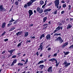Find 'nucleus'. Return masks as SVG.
Segmentation results:
<instances>
[{
	"label": "nucleus",
	"instance_id": "de8ad7c7",
	"mask_svg": "<svg viewBox=\"0 0 73 73\" xmlns=\"http://www.w3.org/2000/svg\"><path fill=\"white\" fill-rule=\"evenodd\" d=\"M61 6H59L58 8V10H60V9H61Z\"/></svg>",
	"mask_w": 73,
	"mask_h": 73
},
{
	"label": "nucleus",
	"instance_id": "ea45409f",
	"mask_svg": "<svg viewBox=\"0 0 73 73\" xmlns=\"http://www.w3.org/2000/svg\"><path fill=\"white\" fill-rule=\"evenodd\" d=\"M47 49L48 51H49V50H51V48L50 47L49 48H48Z\"/></svg>",
	"mask_w": 73,
	"mask_h": 73
},
{
	"label": "nucleus",
	"instance_id": "8fccbe9b",
	"mask_svg": "<svg viewBox=\"0 0 73 73\" xmlns=\"http://www.w3.org/2000/svg\"><path fill=\"white\" fill-rule=\"evenodd\" d=\"M27 42H31V40H27Z\"/></svg>",
	"mask_w": 73,
	"mask_h": 73
},
{
	"label": "nucleus",
	"instance_id": "e433bc0d",
	"mask_svg": "<svg viewBox=\"0 0 73 73\" xmlns=\"http://www.w3.org/2000/svg\"><path fill=\"white\" fill-rule=\"evenodd\" d=\"M28 59H27L25 63V64H27V62H28Z\"/></svg>",
	"mask_w": 73,
	"mask_h": 73
},
{
	"label": "nucleus",
	"instance_id": "4be33fe9",
	"mask_svg": "<svg viewBox=\"0 0 73 73\" xmlns=\"http://www.w3.org/2000/svg\"><path fill=\"white\" fill-rule=\"evenodd\" d=\"M54 36H61V33L58 34L57 33H55L54 34Z\"/></svg>",
	"mask_w": 73,
	"mask_h": 73
},
{
	"label": "nucleus",
	"instance_id": "5fc2aeb1",
	"mask_svg": "<svg viewBox=\"0 0 73 73\" xmlns=\"http://www.w3.org/2000/svg\"><path fill=\"white\" fill-rule=\"evenodd\" d=\"M61 3H65V2L63 0L62 1H61Z\"/></svg>",
	"mask_w": 73,
	"mask_h": 73
},
{
	"label": "nucleus",
	"instance_id": "774afa93",
	"mask_svg": "<svg viewBox=\"0 0 73 73\" xmlns=\"http://www.w3.org/2000/svg\"><path fill=\"white\" fill-rule=\"evenodd\" d=\"M50 56H51V55H49L48 56V57H50Z\"/></svg>",
	"mask_w": 73,
	"mask_h": 73
},
{
	"label": "nucleus",
	"instance_id": "2f4dec72",
	"mask_svg": "<svg viewBox=\"0 0 73 73\" xmlns=\"http://www.w3.org/2000/svg\"><path fill=\"white\" fill-rule=\"evenodd\" d=\"M5 33H6V32L5 31H4L3 33L2 34V36H3V35H5Z\"/></svg>",
	"mask_w": 73,
	"mask_h": 73
},
{
	"label": "nucleus",
	"instance_id": "7c9ffc66",
	"mask_svg": "<svg viewBox=\"0 0 73 73\" xmlns=\"http://www.w3.org/2000/svg\"><path fill=\"white\" fill-rule=\"evenodd\" d=\"M12 23L8 24V27H9L10 26H11V25H12Z\"/></svg>",
	"mask_w": 73,
	"mask_h": 73
},
{
	"label": "nucleus",
	"instance_id": "c9c22d12",
	"mask_svg": "<svg viewBox=\"0 0 73 73\" xmlns=\"http://www.w3.org/2000/svg\"><path fill=\"white\" fill-rule=\"evenodd\" d=\"M45 5H46V3H45L44 5L42 6V8H44V7H45Z\"/></svg>",
	"mask_w": 73,
	"mask_h": 73
},
{
	"label": "nucleus",
	"instance_id": "a211bd4d",
	"mask_svg": "<svg viewBox=\"0 0 73 73\" xmlns=\"http://www.w3.org/2000/svg\"><path fill=\"white\" fill-rule=\"evenodd\" d=\"M63 53L64 54L65 56H66V55H67L69 53V52H65L64 51L63 52Z\"/></svg>",
	"mask_w": 73,
	"mask_h": 73
},
{
	"label": "nucleus",
	"instance_id": "58836bf2",
	"mask_svg": "<svg viewBox=\"0 0 73 73\" xmlns=\"http://www.w3.org/2000/svg\"><path fill=\"white\" fill-rule=\"evenodd\" d=\"M57 11H54V12L53 13L54 14H55V15H56L57 14Z\"/></svg>",
	"mask_w": 73,
	"mask_h": 73
},
{
	"label": "nucleus",
	"instance_id": "0eeeda50",
	"mask_svg": "<svg viewBox=\"0 0 73 73\" xmlns=\"http://www.w3.org/2000/svg\"><path fill=\"white\" fill-rule=\"evenodd\" d=\"M60 29V26H58L56 28V29L53 31L54 33H56L57 31H58Z\"/></svg>",
	"mask_w": 73,
	"mask_h": 73
},
{
	"label": "nucleus",
	"instance_id": "3c124183",
	"mask_svg": "<svg viewBox=\"0 0 73 73\" xmlns=\"http://www.w3.org/2000/svg\"><path fill=\"white\" fill-rule=\"evenodd\" d=\"M64 12H65V11H62L61 12V14H63V13Z\"/></svg>",
	"mask_w": 73,
	"mask_h": 73
},
{
	"label": "nucleus",
	"instance_id": "6e6d98bb",
	"mask_svg": "<svg viewBox=\"0 0 73 73\" xmlns=\"http://www.w3.org/2000/svg\"><path fill=\"white\" fill-rule=\"evenodd\" d=\"M17 23V21H15L14 22L13 24H16V23Z\"/></svg>",
	"mask_w": 73,
	"mask_h": 73
},
{
	"label": "nucleus",
	"instance_id": "f704fd0d",
	"mask_svg": "<svg viewBox=\"0 0 73 73\" xmlns=\"http://www.w3.org/2000/svg\"><path fill=\"white\" fill-rule=\"evenodd\" d=\"M47 9V12H49V11H51V10H52V9Z\"/></svg>",
	"mask_w": 73,
	"mask_h": 73
},
{
	"label": "nucleus",
	"instance_id": "72a5a7b5",
	"mask_svg": "<svg viewBox=\"0 0 73 73\" xmlns=\"http://www.w3.org/2000/svg\"><path fill=\"white\" fill-rule=\"evenodd\" d=\"M16 55H14L12 56V58H16Z\"/></svg>",
	"mask_w": 73,
	"mask_h": 73
},
{
	"label": "nucleus",
	"instance_id": "5701e85b",
	"mask_svg": "<svg viewBox=\"0 0 73 73\" xmlns=\"http://www.w3.org/2000/svg\"><path fill=\"white\" fill-rule=\"evenodd\" d=\"M5 27V23H4L2 25V28H4Z\"/></svg>",
	"mask_w": 73,
	"mask_h": 73
},
{
	"label": "nucleus",
	"instance_id": "79ce46f5",
	"mask_svg": "<svg viewBox=\"0 0 73 73\" xmlns=\"http://www.w3.org/2000/svg\"><path fill=\"white\" fill-rule=\"evenodd\" d=\"M8 39H7V38L4 40V41H5V42H6V41H8Z\"/></svg>",
	"mask_w": 73,
	"mask_h": 73
},
{
	"label": "nucleus",
	"instance_id": "4d7b16f0",
	"mask_svg": "<svg viewBox=\"0 0 73 73\" xmlns=\"http://www.w3.org/2000/svg\"><path fill=\"white\" fill-rule=\"evenodd\" d=\"M46 25H48V24H45L44 25V27H45V26H46Z\"/></svg>",
	"mask_w": 73,
	"mask_h": 73
},
{
	"label": "nucleus",
	"instance_id": "0e129e2a",
	"mask_svg": "<svg viewBox=\"0 0 73 73\" xmlns=\"http://www.w3.org/2000/svg\"><path fill=\"white\" fill-rule=\"evenodd\" d=\"M68 8H71V5H69Z\"/></svg>",
	"mask_w": 73,
	"mask_h": 73
},
{
	"label": "nucleus",
	"instance_id": "473e14b6",
	"mask_svg": "<svg viewBox=\"0 0 73 73\" xmlns=\"http://www.w3.org/2000/svg\"><path fill=\"white\" fill-rule=\"evenodd\" d=\"M36 0H31L30 1L33 3L34 2H35Z\"/></svg>",
	"mask_w": 73,
	"mask_h": 73
},
{
	"label": "nucleus",
	"instance_id": "4468645a",
	"mask_svg": "<svg viewBox=\"0 0 73 73\" xmlns=\"http://www.w3.org/2000/svg\"><path fill=\"white\" fill-rule=\"evenodd\" d=\"M14 51H15V50L13 49V50H9L8 51V52H9V53H10V54H12L13 52H14Z\"/></svg>",
	"mask_w": 73,
	"mask_h": 73
},
{
	"label": "nucleus",
	"instance_id": "4c0bfd02",
	"mask_svg": "<svg viewBox=\"0 0 73 73\" xmlns=\"http://www.w3.org/2000/svg\"><path fill=\"white\" fill-rule=\"evenodd\" d=\"M24 8H27V4H25V5L24 6Z\"/></svg>",
	"mask_w": 73,
	"mask_h": 73
},
{
	"label": "nucleus",
	"instance_id": "052dcab7",
	"mask_svg": "<svg viewBox=\"0 0 73 73\" xmlns=\"http://www.w3.org/2000/svg\"><path fill=\"white\" fill-rule=\"evenodd\" d=\"M54 56H57V54H54Z\"/></svg>",
	"mask_w": 73,
	"mask_h": 73
},
{
	"label": "nucleus",
	"instance_id": "6ab92c4d",
	"mask_svg": "<svg viewBox=\"0 0 73 73\" xmlns=\"http://www.w3.org/2000/svg\"><path fill=\"white\" fill-rule=\"evenodd\" d=\"M25 37H27V36H28V32H26L24 33Z\"/></svg>",
	"mask_w": 73,
	"mask_h": 73
},
{
	"label": "nucleus",
	"instance_id": "393cba45",
	"mask_svg": "<svg viewBox=\"0 0 73 73\" xmlns=\"http://www.w3.org/2000/svg\"><path fill=\"white\" fill-rule=\"evenodd\" d=\"M40 4L42 5V4H44V1L42 0H41L40 1Z\"/></svg>",
	"mask_w": 73,
	"mask_h": 73
},
{
	"label": "nucleus",
	"instance_id": "20e7f679",
	"mask_svg": "<svg viewBox=\"0 0 73 73\" xmlns=\"http://www.w3.org/2000/svg\"><path fill=\"white\" fill-rule=\"evenodd\" d=\"M57 41H59V42H60V43H62V42H63V40H62V38H61V37L60 36H59L58 38H57L56 39Z\"/></svg>",
	"mask_w": 73,
	"mask_h": 73
},
{
	"label": "nucleus",
	"instance_id": "9d476101",
	"mask_svg": "<svg viewBox=\"0 0 73 73\" xmlns=\"http://www.w3.org/2000/svg\"><path fill=\"white\" fill-rule=\"evenodd\" d=\"M21 0H18L17 1H16L15 2V4L16 5H19V2H21Z\"/></svg>",
	"mask_w": 73,
	"mask_h": 73
},
{
	"label": "nucleus",
	"instance_id": "aec40b11",
	"mask_svg": "<svg viewBox=\"0 0 73 73\" xmlns=\"http://www.w3.org/2000/svg\"><path fill=\"white\" fill-rule=\"evenodd\" d=\"M56 59L54 58H52L51 59H49L48 60L49 61H55Z\"/></svg>",
	"mask_w": 73,
	"mask_h": 73
},
{
	"label": "nucleus",
	"instance_id": "bf43d9fd",
	"mask_svg": "<svg viewBox=\"0 0 73 73\" xmlns=\"http://www.w3.org/2000/svg\"><path fill=\"white\" fill-rule=\"evenodd\" d=\"M36 54L37 55V56H38V55L39 54H38V52H36Z\"/></svg>",
	"mask_w": 73,
	"mask_h": 73
},
{
	"label": "nucleus",
	"instance_id": "a18cd8bd",
	"mask_svg": "<svg viewBox=\"0 0 73 73\" xmlns=\"http://www.w3.org/2000/svg\"><path fill=\"white\" fill-rule=\"evenodd\" d=\"M20 33V32H19L18 33H17L16 34V35H17V36H18L19 35V33Z\"/></svg>",
	"mask_w": 73,
	"mask_h": 73
},
{
	"label": "nucleus",
	"instance_id": "49530a36",
	"mask_svg": "<svg viewBox=\"0 0 73 73\" xmlns=\"http://www.w3.org/2000/svg\"><path fill=\"white\" fill-rule=\"evenodd\" d=\"M58 65H59V62L58 63H57L56 64V66L57 67L58 66Z\"/></svg>",
	"mask_w": 73,
	"mask_h": 73
},
{
	"label": "nucleus",
	"instance_id": "b1692460",
	"mask_svg": "<svg viewBox=\"0 0 73 73\" xmlns=\"http://www.w3.org/2000/svg\"><path fill=\"white\" fill-rule=\"evenodd\" d=\"M42 63H44V60H41L38 63V64H40Z\"/></svg>",
	"mask_w": 73,
	"mask_h": 73
},
{
	"label": "nucleus",
	"instance_id": "f257e3e1",
	"mask_svg": "<svg viewBox=\"0 0 73 73\" xmlns=\"http://www.w3.org/2000/svg\"><path fill=\"white\" fill-rule=\"evenodd\" d=\"M0 11L1 12H4L5 11V9L3 7V5H0Z\"/></svg>",
	"mask_w": 73,
	"mask_h": 73
},
{
	"label": "nucleus",
	"instance_id": "bb28decb",
	"mask_svg": "<svg viewBox=\"0 0 73 73\" xmlns=\"http://www.w3.org/2000/svg\"><path fill=\"white\" fill-rule=\"evenodd\" d=\"M68 48L69 49H73V44L71 45V46H70Z\"/></svg>",
	"mask_w": 73,
	"mask_h": 73
},
{
	"label": "nucleus",
	"instance_id": "ddd939ff",
	"mask_svg": "<svg viewBox=\"0 0 73 73\" xmlns=\"http://www.w3.org/2000/svg\"><path fill=\"white\" fill-rule=\"evenodd\" d=\"M71 27H72V26L70 24H69L67 26V29H68L71 28Z\"/></svg>",
	"mask_w": 73,
	"mask_h": 73
},
{
	"label": "nucleus",
	"instance_id": "e2e57ef3",
	"mask_svg": "<svg viewBox=\"0 0 73 73\" xmlns=\"http://www.w3.org/2000/svg\"><path fill=\"white\" fill-rule=\"evenodd\" d=\"M55 7H56L57 8H58V5H57V6H55Z\"/></svg>",
	"mask_w": 73,
	"mask_h": 73
},
{
	"label": "nucleus",
	"instance_id": "f03ea898",
	"mask_svg": "<svg viewBox=\"0 0 73 73\" xmlns=\"http://www.w3.org/2000/svg\"><path fill=\"white\" fill-rule=\"evenodd\" d=\"M44 11L42 9H40L39 7H38L36 9V11L39 13H41L43 12Z\"/></svg>",
	"mask_w": 73,
	"mask_h": 73
},
{
	"label": "nucleus",
	"instance_id": "69168bd1",
	"mask_svg": "<svg viewBox=\"0 0 73 73\" xmlns=\"http://www.w3.org/2000/svg\"><path fill=\"white\" fill-rule=\"evenodd\" d=\"M34 13H36V10H34Z\"/></svg>",
	"mask_w": 73,
	"mask_h": 73
},
{
	"label": "nucleus",
	"instance_id": "423d86ee",
	"mask_svg": "<svg viewBox=\"0 0 73 73\" xmlns=\"http://www.w3.org/2000/svg\"><path fill=\"white\" fill-rule=\"evenodd\" d=\"M43 44H44V42L41 43L40 44V46H39V48L40 49V51H42L43 50Z\"/></svg>",
	"mask_w": 73,
	"mask_h": 73
},
{
	"label": "nucleus",
	"instance_id": "c85d7f7f",
	"mask_svg": "<svg viewBox=\"0 0 73 73\" xmlns=\"http://www.w3.org/2000/svg\"><path fill=\"white\" fill-rule=\"evenodd\" d=\"M22 43V42H21L20 43H19L17 45L18 47H19V46H20L21 45V44Z\"/></svg>",
	"mask_w": 73,
	"mask_h": 73
},
{
	"label": "nucleus",
	"instance_id": "9b49d317",
	"mask_svg": "<svg viewBox=\"0 0 73 73\" xmlns=\"http://www.w3.org/2000/svg\"><path fill=\"white\" fill-rule=\"evenodd\" d=\"M27 4L28 7H29V6H31V5H32L33 3L31 2V1L30 2H29L28 3H27Z\"/></svg>",
	"mask_w": 73,
	"mask_h": 73
},
{
	"label": "nucleus",
	"instance_id": "603ef678",
	"mask_svg": "<svg viewBox=\"0 0 73 73\" xmlns=\"http://www.w3.org/2000/svg\"><path fill=\"white\" fill-rule=\"evenodd\" d=\"M15 63H14L13 62L11 64V66H13V65H14V64Z\"/></svg>",
	"mask_w": 73,
	"mask_h": 73
},
{
	"label": "nucleus",
	"instance_id": "dca6fc26",
	"mask_svg": "<svg viewBox=\"0 0 73 73\" xmlns=\"http://www.w3.org/2000/svg\"><path fill=\"white\" fill-rule=\"evenodd\" d=\"M68 42H67L66 43H65L62 46V48H64L65 46H66V45H68Z\"/></svg>",
	"mask_w": 73,
	"mask_h": 73
},
{
	"label": "nucleus",
	"instance_id": "2eb2a0df",
	"mask_svg": "<svg viewBox=\"0 0 73 73\" xmlns=\"http://www.w3.org/2000/svg\"><path fill=\"white\" fill-rule=\"evenodd\" d=\"M44 67V65H40L39 66V68H40V69L42 70L43 68Z\"/></svg>",
	"mask_w": 73,
	"mask_h": 73
},
{
	"label": "nucleus",
	"instance_id": "c756f323",
	"mask_svg": "<svg viewBox=\"0 0 73 73\" xmlns=\"http://www.w3.org/2000/svg\"><path fill=\"white\" fill-rule=\"evenodd\" d=\"M17 62V61L16 60H14L13 61V62L14 64H15V63H16Z\"/></svg>",
	"mask_w": 73,
	"mask_h": 73
},
{
	"label": "nucleus",
	"instance_id": "cd10ccee",
	"mask_svg": "<svg viewBox=\"0 0 73 73\" xmlns=\"http://www.w3.org/2000/svg\"><path fill=\"white\" fill-rule=\"evenodd\" d=\"M16 28L15 27H13L9 31H13V30H14Z\"/></svg>",
	"mask_w": 73,
	"mask_h": 73
},
{
	"label": "nucleus",
	"instance_id": "a878e982",
	"mask_svg": "<svg viewBox=\"0 0 73 73\" xmlns=\"http://www.w3.org/2000/svg\"><path fill=\"white\" fill-rule=\"evenodd\" d=\"M17 64L18 65H20L21 66H23V64L21 63H19Z\"/></svg>",
	"mask_w": 73,
	"mask_h": 73
},
{
	"label": "nucleus",
	"instance_id": "6e6552de",
	"mask_svg": "<svg viewBox=\"0 0 73 73\" xmlns=\"http://www.w3.org/2000/svg\"><path fill=\"white\" fill-rule=\"evenodd\" d=\"M47 71L48 72H52L53 71L52 70V67L50 66L48 68Z\"/></svg>",
	"mask_w": 73,
	"mask_h": 73
},
{
	"label": "nucleus",
	"instance_id": "412c9836",
	"mask_svg": "<svg viewBox=\"0 0 73 73\" xmlns=\"http://www.w3.org/2000/svg\"><path fill=\"white\" fill-rule=\"evenodd\" d=\"M45 34H43V35H42L40 37V39H41L42 37L44 38L45 37Z\"/></svg>",
	"mask_w": 73,
	"mask_h": 73
},
{
	"label": "nucleus",
	"instance_id": "7ed1b4c3",
	"mask_svg": "<svg viewBox=\"0 0 73 73\" xmlns=\"http://www.w3.org/2000/svg\"><path fill=\"white\" fill-rule=\"evenodd\" d=\"M63 64L64 65V67H68L69 65H70V63H68L67 62H66V61H65L63 63Z\"/></svg>",
	"mask_w": 73,
	"mask_h": 73
},
{
	"label": "nucleus",
	"instance_id": "f8f14e48",
	"mask_svg": "<svg viewBox=\"0 0 73 73\" xmlns=\"http://www.w3.org/2000/svg\"><path fill=\"white\" fill-rule=\"evenodd\" d=\"M46 38L47 40L50 39V34H48L46 36Z\"/></svg>",
	"mask_w": 73,
	"mask_h": 73
},
{
	"label": "nucleus",
	"instance_id": "338daca9",
	"mask_svg": "<svg viewBox=\"0 0 73 73\" xmlns=\"http://www.w3.org/2000/svg\"><path fill=\"white\" fill-rule=\"evenodd\" d=\"M21 61H23V62H25V60H21Z\"/></svg>",
	"mask_w": 73,
	"mask_h": 73
},
{
	"label": "nucleus",
	"instance_id": "1a4fd4ad",
	"mask_svg": "<svg viewBox=\"0 0 73 73\" xmlns=\"http://www.w3.org/2000/svg\"><path fill=\"white\" fill-rule=\"evenodd\" d=\"M33 11L31 10H29V11L28 12L29 14V17H31V15H33Z\"/></svg>",
	"mask_w": 73,
	"mask_h": 73
},
{
	"label": "nucleus",
	"instance_id": "c03bdc74",
	"mask_svg": "<svg viewBox=\"0 0 73 73\" xmlns=\"http://www.w3.org/2000/svg\"><path fill=\"white\" fill-rule=\"evenodd\" d=\"M48 12L47 9L44 10V12L45 13V12Z\"/></svg>",
	"mask_w": 73,
	"mask_h": 73
},
{
	"label": "nucleus",
	"instance_id": "680f3d73",
	"mask_svg": "<svg viewBox=\"0 0 73 73\" xmlns=\"http://www.w3.org/2000/svg\"><path fill=\"white\" fill-rule=\"evenodd\" d=\"M32 38H35V36H34L33 37V36L32 37Z\"/></svg>",
	"mask_w": 73,
	"mask_h": 73
},
{
	"label": "nucleus",
	"instance_id": "37998d69",
	"mask_svg": "<svg viewBox=\"0 0 73 73\" xmlns=\"http://www.w3.org/2000/svg\"><path fill=\"white\" fill-rule=\"evenodd\" d=\"M59 72L60 73H61V72H62V70H61V69H60L59 71Z\"/></svg>",
	"mask_w": 73,
	"mask_h": 73
},
{
	"label": "nucleus",
	"instance_id": "39448f33",
	"mask_svg": "<svg viewBox=\"0 0 73 73\" xmlns=\"http://www.w3.org/2000/svg\"><path fill=\"white\" fill-rule=\"evenodd\" d=\"M54 3H55V6H57L59 5V3H60V1L58 0H56L54 1Z\"/></svg>",
	"mask_w": 73,
	"mask_h": 73
},
{
	"label": "nucleus",
	"instance_id": "13d9d810",
	"mask_svg": "<svg viewBox=\"0 0 73 73\" xmlns=\"http://www.w3.org/2000/svg\"><path fill=\"white\" fill-rule=\"evenodd\" d=\"M62 28H63V27H60V29H61V30H62Z\"/></svg>",
	"mask_w": 73,
	"mask_h": 73
},
{
	"label": "nucleus",
	"instance_id": "864d4df0",
	"mask_svg": "<svg viewBox=\"0 0 73 73\" xmlns=\"http://www.w3.org/2000/svg\"><path fill=\"white\" fill-rule=\"evenodd\" d=\"M5 53V51H4L2 52V54H4V53Z\"/></svg>",
	"mask_w": 73,
	"mask_h": 73
},
{
	"label": "nucleus",
	"instance_id": "a19ab883",
	"mask_svg": "<svg viewBox=\"0 0 73 73\" xmlns=\"http://www.w3.org/2000/svg\"><path fill=\"white\" fill-rule=\"evenodd\" d=\"M66 5L64 4L63 5L62 7H63V8H65V7H66Z\"/></svg>",
	"mask_w": 73,
	"mask_h": 73
},
{
	"label": "nucleus",
	"instance_id": "f3484780",
	"mask_svg": "<svg viewBox=\"0 0 73 73\" xmlns=\"http://www.w3.org/2000/svg\"><path fill=\"white\" fill-rule=\"evenodd\" d=\"M47 19V17H45L43 18V23H45V21H46V19Z\"/></svg>",
	"mask_w": 73,
	"mask_h": 73
},
{
	"label": "nucleus",
	"instance_id": "09e8293b",
	"mask_svg": "<svg viewBox=\"0 0 73 73\" xmlns=\"http://www.w3.org/2000/svg\"><path fill=\"white\" fill-rule=\"evenodd\" d=\"M55 61L56 64H58V63L57 62V60H56V59H55Z\"/></svg>",
	"mask_w": 73,
	"mask_h": 73
}]
</instances>
